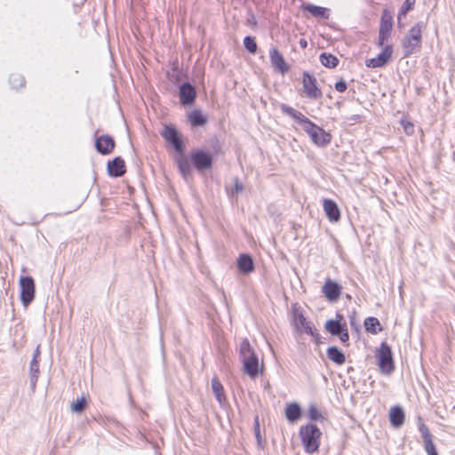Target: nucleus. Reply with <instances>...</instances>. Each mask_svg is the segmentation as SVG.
<instances>
[{"label": "nucleus", "mask_w": 455, "mask_h": 455, "mask_svg": "<svg viewBox=\"0 0 455 455\" xmlns=\"http://www.w3.org/2000/svg\"><path fill=\"white\" fill-rule=\"evenodd\" d=\"M393 28V23H380L379 25V45L383 46L390 36V33Z\"/></svg>", "instance_id": "obj_25"}, {"label": "nucleus", "mask_w": 455, "mask_h": 455, "mask_svg": "<svg viewBox=\"0 0 455 455\" xmlns=\"http://www.w3.org/2000/svg\"><path fill=\"white\" fill-rule=\"evenodd\" d=\"M299 436L307 453H314L318 451L321 443V430L314 424H307L299 428Z\"/></svg>", "instance_id": "obj_2"}, {"label": "nucleus", "mask_w": 455, "mask_h": 455, "mask_svg": "<svg viewBox=\"0 0 455 455\" xmlns=\"http://www.w3.org/2000/svg\"><path fill=\"white\" fill-rule=\"evenodd\" d=\"M86 401L84 397L78 398L71 403V411L73 412L81 413L85 408Z\"/></svg>", "instance_id": "obj_35"}, {"label": "nucleus", "mask_w": 455, "mask_h": 455, "mask_svg": "<svg viewBox=\"0 0 455 455\" xmlns=\"http://www.w3.org/2000/svg\"><path fill=\"white\" fill-rule=\"evenodd\" d=\"M243 189V184L239 181V180L237 178L235 179L233 193L238 194L239 192H242Z\"/></svg>", "instance_id": "obj_42"}, {"label": "nucleus", "mask_w": 455, "mask_h": 455, "mask_svg": "<svg viewBox=\"0 0 455 455\" xmlns=\"http://www.w3.org/2000/svg\"><path fill=\"white\" fill-rule=\"evenodd\" d=\"M302 84L304 92L307 98L317 100L322 97L323 93L316 85V79L307 71L303 73Z\"/></svg>", "instance_id": "obj_7"}, {"label": "nucleus", "mask_w": 455, "mask_h": 455, "mask_svg": "<svg viewBox=\"0 0 455 455\" xmlns=\"http://www.w3.org/2000/svg\"><path fill=\"white\" fill-rule=\"evenodd\" d=\"M178 166L184 177H187L191 172V167L188 161L183 157L179 159Z\"/></svg>", "instance_id": "obj_33"}, {"label": "nucleus", "mask_w": 455, "mask_h": 455, "mask_svg": "<svg viewBox=\"0 0 455 455\" xmlns=\"http://www.w3.org/2000/svg\"><path fill=\"white\" fill-rule=\"evenodd\" d=\"M393 53V49L390 44H387L382 52L375 58H371L366 61L369 68H380L385 66L390 60Z\"/></svg>", "instance_id": "obj_10"}, {"label": "nucleus", "mask_w": 455, "mask_h": 455, "mask_svg": "<svg viewBox=\"0 0 455 455\" xmlns=\"http://www.w3.org/2000/svg\"><path fill=\"white\" fill-rule=\"evenodd\" d=\"M237 266L239 270L243 274H249L254 269L252 259L248 254L240 255L237 259Z\"/></svg>", "instance_id": "obj_22"}, {"label": "nucleus", "mask_w": 455, "mask_h": 455, "mask_svg": "<svg viewBox=\"0 0 455 455\" xmlns=\"http://www.w3.org/2000/svg\"><path fill=\"white\" fill-rule=\"evenodd\" d=\"M380 23H393V18L391 13L385 10L382 13Z\"/></svg>", "instance_id": "obj_40"}, {"label": "nucleus", "mask_w": 455, "mask_h": 455, "mask_svg": "<svg viewBox=\"0 0 455 455\" xmlns=\"http://www.w3.org/2000/svg\"><path fill=\"white\" fill-rule=\"evenodd\" d=\"M401 124H402L406 134L411 135L414 132V125L410 121L402 119Z\"/></svg>", "instance_id": "obj_37"}, {"label": "nucleus", "mask_w": 455, "mask_h": 455, "mask_svg": "<svg viewBox=\"0 0 455 455\" xmlns=\"http://www.w3.org/2000/svg\"><path fill=\"white\" fill-rule=\"evenodd\" d=\"M20 300L24 307H28L35 299V282L31 276L20 278Z\"/></svg>", "instance_id": "obj_5"}, {"label": "nucleus", "mask_w": 455, "mask_h": 455, "mask_svg": "<svg viewBox=\"0 0 455 455\" xmlns=\"http://www.w3.org/2000/svg\"><path fill=\"white\" fill-rule=\"evenodd\" d=\"M292 322L297 331L315 336V328L311 322L307 321L299 308L292 310Z\"/></svg>", "instance_id": "obj_6"}, {"label": "nucleus", "mask_w": 455, "mask_h": 455, "mask_svg": "<svg viewBox=\"0 0 455 455\" xmlns=\"http://www.w3.org/2000/svg\"><path fill=\"white\" fill-rule=\"evenodd\" d=\"M190 160L195 167L199 170H205L212 167V157L209 153L203 150H196L190 156Z\"/></svg>", "instance_id": "obj_9"}, {"label": "nucleus", "mask_w": 455, "mask_h": 455, "mask_svg": "<svg viewBox=\"0 0 455 455\" xmlns=\"http://www.w3.org/2000/svg\"><path fill=\"white\" fill-rule=\"evenodd\" d=\"M425 450L427 455H438L435 445L432 441H427V443H424Z\"/></svg>", "instance_id": "obj_38"}, {"label": "nucleus", "mask_w": 455, "mask_h": 455, "mask_svg": "<svg viewBox=\"0 0 455 455\" xmlns=\"http://www.w3.org/2000/svg\"><path fill=\"white\" fill-rule=\"evenodd\" d=\"M404 411L400 406H394L389 411L390 423L395 427H400L404 422Z\"/></svg>", "instance_id": "obj_20"}, {"label": "nucleus", "mask_w": 455, "mask_h": 455, "mask_svg": "<svg viewBox=\"0 0 455 455\" xmlns=\"http://www.w3.org/2000/svg\"><path fill=\"white\" fill-rule=\"evenodd\" d=\"M108 171L110 176L120 177L125 172L124 161L121 157H116L108 162Z\"/></svg>", "instance_id": "obj_18"}, {"label": "nucleus", "mask_w": 455, "mask_h": 455, "mask_svg": "<svg viewBox=\"0 0 455 455\" xmlns=\"http://www.w3.org/2000/svg\"><path fill=\"white\" fill-rule=\"evenodd\" d=\"M24 78L20 74H12L10 76V84L14 89L21 88L24 85Z\"/></svg>", "instance_id": "obj_32"}, {"label": "nucleus", "mask_w": 455, "mask_h": 455, "mask_svg": "<svg viewBox=\"0 0 455 455\" xmlns=\"http://www.w3.org/2000/svg\"><path fill=\"white\" fill-rule=\"evenodd\" d=\"M269 58L272 66L276 71L283 75L288 72L289 65L284 60L282 53L275 47H272L269 50Z\"/></svg>", "instance_id": "obj_11"}, {"label": "nucleus", "mask_w": 455, "mask_h": 455, "mask_svg": "<svg viewBox=\"0 0 455 455\" xmlns=\"http://www.w3.org/2000/svg\"><path fill=\"white\" fill-rule=\"evenodd\" d=\"M335 89L339 92H344L347 90V83L345 81H339L335 84Z\"/></svg>", "instance_id": "obj_43"}, {"label": "nucleus", "mask_w": 455, "mask_h": 455, "mask_svg": "<svg viewBox=\"0 0 455 455\" xmlns=\"http://www.w3.org/2000/svg\"><path fill=\"white\" fill-rule=\"evenodd\" d=\"M255 427H256V435H257V438H259V419H258V417H256V419H255Z\"/></svg>", "instance_id": "obj_44"}, {"label": "nucleus", "mask_w": 455, "mask_h": 455, "mask_svg": "<svg viewBox=\"0 0 455 455\" xmlns=\"http://www.w3.org/2000/svg\"><path fill=\"white\" fill-rule=\"evenodd\" d=\"M415 4V0H404L403 5L401 6L397 18L398 20H402L404 18L409 11H411Z\"/></svg>", "instance_id": "obj_31"}, {"label": "nucleus", "mask_w": 455, "mask_h": 455, "mask_svg": "<svg viewBox=\"0 0 455 455\" xmlns=\"http://www.w3.org/2000/svg\"><path fill=\"white\" fill-rule=\"evenodd\" d=\"M320 61L322 65L330 68H335L339 63V60L336 56L326 52L320 55Z\"/></svg>", "instance_id": "obj_29"}, {"label": "nucleus", "mask_w": 455, "mask_h": 455, "mask_svg": "<svg viewBox=\"0 0 455 455\" xmlns=\"http://www.w3.org/2000/svg\"><path fill=\"white\" fill-rule=\"evenodd\" d=\"M285 417L290 423L296 422L301 417V408L297 403H288L285 409Z\"/></svg>", "instance_id": "obj_21"}, {"label": "nucleus", "mask_w": 455, "mask_h": 455, "mask_svg": "<svg viewBox=\"0 0 455 455\" xmlns=\"http://www.w3.org/2000/svg\"><path fill=\"white\" fill-rule=\"evenodd\" d=\"M240 360L244 372L254 379L262 373L263 365L259 364V357L251 348L248 339H243L240 344Z\"/></svg>", "instance_id": "obj_1"}, {"label": "nucleus", "mask_w": 455, "mask_h": 455, "mask_svg": "<svg viewBox=\"0 0 455 455\" xmlns=\"http://www.w3.org/2000/svg\"><path fill=\"white\" fill-rule=\"evenodd\" d=\"M39 371H39L38 360L36 358H33L30 363V386L33 390L35 389V387L36 386Z\"/></svg>", "instance_id": "obj_28"}, {"label": "nucleus", "mask_w": 455, "mask_h": 455, "mask_svg": "<svg viewBox=\"0 0 455 455\" xmlns=\"http://www.w3.org/2000/svg\"><path fill=\"white\" fill-rule=\"evenodd\" d=\"M39 354H40V352H39V347H37V348L36 349V351H35V353H34V356H33V358H36V359H37V360H38Z\"/></svg>", "instance_id": "obj_46"}, {"label": "nucleus", "mask_w": 455, "mask_h": 455, "mask_svg": "<svg viewBox=\"0 0 455 455\" xmlns=\"http://www.w3.org/2000/svg\"><path fill=\"white\" fill-rule=\"evenodd\" d=\"M337 336L339 338L341 342H343V343L347 342L349 339V334H348L347 327L345 326L343 331H341V332Z\"/></svg>", "instance_id": "obj_41"}, {"label": "nucleus", "mask_w": 455, "mask_h": 455, "mask_svg": "<svg viewBox=\"0 0 455 455\" xmlns=\"http://www.w3.org/2000/svg\"><path fill=\"white\" fill-rule=\"evenodd\" d=\"M161 135L174 147L175 150L180 153L183 150V144L180 139L179 133L172 126H164Z\"/></svg>", "instance_id": "obj_12"}, {"label": "nucleus", "mask_w": 455, "mask_h": 455, "mask_svg": "<svg viewBox=\"0 0 455 455\" xmlns=\"http://www.w3.org/2000/svg\"><path fill=\"white\" fill-rule=\"evenodd\" d=\"M342 315L339 314H337L336 319H330L325 323V329L328 332H330L331 335L337 336L339 335L341 331H343L344 327L346 326V323H341Z\"/></svg>", "instance_id": "obj_19"}, {"label": "nucleus", "mask_w": 455, "mask_h": 455, "mask_svg": "<svg viewBox=\"0 0 455 455\" xmlns=\"http://www.w3.org/2000/svg\"><path fill=\"white\" fill-rule=\"evenodd\" d=\"M328 358L333 363L341 365L345 363L346 357L344 353L337 347H331L327 350Z\"/></svg>", "instance_id": "obj_24"}, {"label": "nucleus", "mask_w": 455, "mask_h": 455, "mask_svg": "<svg viewBox=\"0 0 455 455\" xmlns=\"http://www.w3.org/2000/svg\"><path fill=\"white\" fill-rule=\"evenodd\" d=\"M322 291L329 301H336L341 294V286L331 279L326 280Z\"/></svg>", "instance_id": "obj_13"}, {"label": "nucleus", "mask_w": 455, "mask_h": 455, "mask_svg": "<svg viewBox=\"0 0 455 455\" xmlns=\"http://www.w3.org/2000/svg\"><path fill=\"white\" fill-rule=\"evenodd\" d=\"M303 131L307 132L312 141L319 147L326 146L331 142V134L313 122H311L308 126L305 127Z\"/></svg>", "instance_id": "obj_4"}, {"label": "nucleus", "mask_w": 455, "mask_h": 455, "mask_svg": "<svg viewBox=\"0 0 455 455\" xmlns=\"http://www.w3.org/2000/svg\"><path fill=\"white\" fill-rule=\"evenodd\" d=\"M282 112L292 117L304 130L305 127L308 126L311 121L306 117L301 112L294 109L293 108L283 104L281 106Z\"/></svg>", "instance_id": "obj_15"}, {"label": "nucleus", "mask_w": 455, "mask_h": 455, "mask_svg": "<svg viewBox=\"0 0 455 455\" xmlns=\"http://www.w3.org/2000/svg\"><path fill=\"white\" fill-rule=\"evenodd\" d=\"M188 120L193 126H203L206 124L207 118L201 110L195 109L188 115Z\"/></svg>", "instance_id": "obj_26"}, {"label": "nucleus", "mask_w": 455, "mask_h": 455, "mask_svg": "<svg viewBox=\"0 0 455 455\" xmlns=\"http://www.w3.org/2000/svg\"><path fill=\"white\" fill-rule=\"evenodd\" d=\"M419 430L423 437L424 443H427V441H432V435L429 432L428 427L424 422H419Z\"/></svg>", "instance_id": "obj_36"}, {"label": "nucleus", "mask_w": 455, "mask_h": 455, "mask_svg": "<svg viewBox=\"0 0 455 455\" xmlns=\"http://www.w3.org/2000/svg\"><path fill=\"white\" fill-rule=\"evenodd\" d=\"M196 96V89L189 83H185L180 86V100L182 105L193 104Z\"/></svg>", "instance_id": "obj_14"}, {"label": "nucleus", "mask_w": 455, "mask_h": 455, "mask_svg": "<svg viewBox=\"0 0 455 455\" xmlns=\"http://www.w3.org/2000/svg\"><path fill=\"white\" fill-rule=\"evenodd\" d=\"M302 8L309 12L315 17L329 19V10L321 6H316L311 4H303Z\"/></svg>", "instance_id": "obj_23"}, {"label": "nucleus", "mask_w": 455, "mask_h": 455, "mask_svg": "<svg viewBox=\"0 0 455 455\" xmlns=\"http://www.w3.org/2000/svg\"><path fill=\"white\" fill-rule=\"evenodd\" d=\"M299 44L302 48H306L307 47V41L305 39H301L300 42H299Z\"/></svg>", "instance_id": "obj_45"}, {"label": "nucleus", "mask_w": 455, "mask_h": 455, "mask_svg": "<svg viewBox=\"0 0 455 455\" xmlns=\"http://www.w3.org/2000/svg\"><path fill=\"white\" fill-rule=\"evenodd\" d=\"M95 147L100 153L108 155L114 149L115 141L112 137L102 135L96 140Z\"/></svg>", "instance_id": "obj_16"}, {"label": "nucleus", "mask_w": 455, "mask_h": 455, "mask_svg": "<svg viewBox=\"0 0 455 455\" xmlns=\"http://www.w3.org/2000/svg\"><path fill=\"white\" fill-rule=\"evenodd\" d=\"M426 28V23L419 21L416 23L404 36L402 46L404 51V56L408 57L413 54L421 46V35Z\"/></svg>", "instance_id": "obj_3"}, {"label": "nucleus", "mask_w": 455, "mask_h": 455, "mask_svg": "<svg viewBox=\"0 0 455 455\" xmlns=\"http://www.w3.org/2000/svg\"><path fill=\"white\" fill-rule=\"evenodd\" d=\"M243 45L250 53H255L257 51V44L255 39L251 36H245L243 39Z\"/></svg>", "instance_id": "obj_34"}, {"label": "nucleus", "mask_w": 455, "mask_h": 455, "mask_svg": "<svg viewBox=\"0 0 455 455\" xmlns=\"http://www.w3.org/2000/svg\"><path fill=\"white\" fill-rule=\"evenodd\" d=\"M379 365L381 371L385 373H389L393 371V359H392V352L390 347L383 343L380 347V349L378 354Z\"/></svg>", "instance_id": "obj_8"}, {"label": "nucleus", "mask_w": 455, "mask_h": 455, "mask_svg": "<svg viewBox=\"0 0 455 455\" xmlns=\"http://www.w3.org/2000/svg\"><path fill=\"white\" fill-rule=\"evenodd\" d=\"M309 418L313 420H316L321 418V413L315 405H310L308 408Z\"/></svg>", "instance_id": "obj_39"}, {"label": "nucleus", "mask_w": 455, "mask_h": 455, "mask_svg": "<svg viewBox=\"0 0 455 455\" xmlns=\"http://www.w3.org/2000/svg\"><path fill=\"white\" fill-rule=\"evenodd\" d=\"M212 388L217 400L220 404H222L225 401L224 389L222 384L216 377L212 378Z\"/></svg>", "instance_id": "obj_27"}, {"label": "nucleus", "mask_w": 455, "mask_h": 455, "mask_svg": "<svg viewBox=\"0 0 455 455\" xmlns=\"http://www.w3.org/2000/svg\"><path fill=\"white\" fill-rule=\"evenodd\" d=\"M380 325L379 321L375 317H368L364 321L365 330L368 332L376 334L378 332L377 327Z\"/></svg>", "instance_id": "obj_30"}, {"label": "nucleus", "mask_w": 455, "mask_h": 455, "mask_svg": "<svg viewBox=\"0 0 455 455\" xmlns=\"http://www.w3.org/2000/svg\"><path fill=\"white\" fill-rule=\"evenodd\" d=\"M323 210L330 221H338L340 212L337 204L331 199H324L323 202Z\"/></svg>", "instance_id": "obj_17"}]
</instances>
